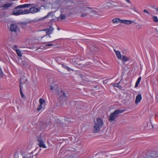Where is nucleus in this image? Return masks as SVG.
Returning <instances> with one entry per match:
<instances>
[{"mask_svg": "<svg viewBox=\"0 0 158 158\" xmlns=\"http://www.w3.org/2000/svg\"><path fill=\"white\" fill-rule=\"evenodd\" d=\"M34 4L26 3L18 6L19 8H29V9L26 10V14L31 13L34 14L40 11V8L37 6H34Z\"/></svg>", "mask_w": 158, "mask_h": 158, "instance_id": "f257e3e1", "label": "nucleus"}, {"mask_svg": "<svg viewBox=\"0 0 158 158\" xmlns=\"http://www.w3.org/2000/svg\"><path fill=\"white\" fill-rule=\"evenodd\" d=\"M126 111L125 109L122 110L117 109L115 110L113 113H111L109 116V120L110 122L114 121L118 116L119 114L123 113Z\"/></svg>", "mask_w": 158, "mask_h": 158, "instance_id": "f03ea898", "label": "nucleus"}, {"mask_svg": "<svg viewBox=\"0 0 158 158\" xmlns=\"http://www.w3.org/2000/svg\"><path fill=\"white\" fill-rule=\"evenodd\" d=\"M50 89L51 90H53L54 92H55L56 94H57L60 97V98H63L66 97V95L64 92L62 90L60 92H59L58 91L59 87L56 85H51V86Z\"/></svg>", "mask_w": 158, "mask_h": 158, "instance_id": "7ed1b4c3", "label": "nucleus"}, {"mask_svg": "<svg viewBox=\"0 0 158 158\" xmlns=\"http://www.w3.org/2000/svg\"><path fill=\"white\" fill-rule=\"evenodd\" d=\"M103 122L101 119L98 118L97 119L96 122L95 123L93 128L94 132L95 133L98 132L102 127L103 125Z\"/></svg>", "mask_w": 158, "mask_h": 158, "instance_id": "20e7f679", "label": "nucleus"}, {"mask_svg": "<svg viewBox=\"0 0 158 158\" xmlns=\"http://www.w3.org/2000/svg\"><path fill=\"white\" fill-rule=\"evenodd\" d=\"M10 31L12 33L18 34L20 32L19 27L15 23H11L10 26Z\"/></svg>", "mask_w": 158, "mask_h": 158, "instance_id": "39448f33", "label": "nucleus"}, {"mask_svg": "<svg viewBox=\"0 0 158 158\" xmlns=\"http://www.w3.org/2000/svg\"><path fill=\"white\" fill-rule=\"evenodd\" d=\"M18 6L15 8V10L11 14L12 15L18 16L21 15L26 14L27 11H26V10H24L22 9L18 10V9H21V8L17 7Z\"/></svg>", "mask_w": 158, "mask_h": 158, "instance_id": "423d86ee", "label": "nucleus"}, {"mask_svg": "<svg viewBox=\"0 0 158 158\" xmlns=\"http://www.w3.org/2000/svg\"><path fill=\"white\" fill-rule=\"evenodd\" d=\"M40 104L37 108L38 111H40L42 108H44L46 105V102L45 99H39Z\"/></svg>", "mask_w": 158, "mask_h": 158, "instance_id": "0eeeda50", "label": "nucleus"}, {"mask_svg": "<svg viewBox=\"0 0 158 158\" xmlns=\"http://www.w3.org/2000/svg\"><path fill=\"white\" fill-rule=\"evenodd\" d=\"M53 30V28L51 26L48 29H45L43 30V31H45L46 32V35H49L52 33Z\"/></svg>", "mask_w": 158, "mask_h": 158, "instance_id": "6e6552de", "label": "nucleus"}, {"mask_svg": "<svg viewBox=\"0 0 158 158\" xmlns=\"http://www.w3.org/2000/svg\"><path fill=\"white\" fill-rule=\"evenodd\" d=\"M13 5V3L11 2L6 4L2 6L1 7L3 8L4 9H8L10 7H11Z\"/></svg>", "mask_w": 158, "mask_h": 158, "instance_id": "1a4fd4ad", "label": "nucleus"}, {"mask_svg": "<svg viewBox=\"0 0 158 158\" xmlns=\"http://www.w3.org/2000/svg\"><path fill=\"white\" fill-rule=\"evenodd\" d=\"M85 11H87L85 13H83L81 15V16L82 17H84L87 16L88 14L89 13V11H90V8L88 7H86L85 8Z\"/></svg>", "mask_w": 158, "mask_h": 158, "instance_id": "9d476101", "label": "nucleus"}, {"mask_svg": "<svg viewBox=\"0 0 158 158\" xmlns=\"http://www.w3.org/2000/svg\"><path fill=\"white\" fill-rule=\"evenodd\" d=\"M106 6L110 9H112L114 7H117L118 5H114L110 2H107L106 3Z\"/></svg>", "mask_w": 158, "mask_h": 158, "instance_id": "9b49d317", "label": "nucleus"}, {"mask_svg": "<svg viewBox=\"0 0 158 158\" xmlns=\"http://www.w3.org/2000/svg\"><path fill=\"white\" fill-rule=\"evenodd\" d=\"M114 52H115L117 58L118 59L121 60V55L120 52L119 51H117L115 49H114Z\"/></svg>", "mask_w": 158, "mask_h": 158, "instance_id": "f8f14e48", "label": "nucleus"}, {"mask_svg": "<svg viewBox=\"0 0 158 158\" xmlns=\"http://www.w3.org/2000/svg\"><path fill=\"white\" fill-rule=\"evenodd\" d=\"M22 64L24 66H27L28 65L29 60L26 58L22 59Z\"/></svg>", "mask_w": 158, "mask_h": 158, "instance_id": "ddd939ff", "label": "nucleus"}, {"mask_svg": "<svg viewBox=\"0 0 158 158\" xmlns=\"http://www.w3.org/2000/svg\"><path fill=\"white\" fill-rule=\"evenodd\" d=\"M133 21L131 20H122V23H125L127 25H129L131 24Z\"/></svg>", "mask_w": 158, "mask_h": 158, "instance_id": "4468645a", "label": "nucleus"}, {"mask_svg": "<svg viewBox=\"0 0 158 158\" xmlns=\"http://www.w3.org/2000/svg\"><path fill=\"white\" fill-rule=\"evenodd\" d=\"M122 20L118 18H115L113 19L112 22L113 23H122Z\"/></svg>", "mask_w": 158, "mask_h": 158, "instance_id": "2eb2a0df", "label": "nucleus"}, {"mask_svg": "<svg viewBox=\"0 0 158 158\" xmlns=\"http://www.w3.org/2000/svg\"><path fill=\"white\" fill-rule=\"evenodd\" d=\"M37 154L31 156V153H28L25 156L24 158H36Z\"/></svg>", "mask_w": 158, "mask_h": 158, "instance_id": "dca6fc26", "label": "nucleus"}, {"mask_svg": "<svg viewBox=\"0 0 158 158\" xmlns=\"http://www.w3.org/2000/svg\"><path fill=\"white\" fill-rule=\"evenodd\" d=\"M38 144L40 148L42 147L43 148H47L45 146L43 141L40 143H39Z\"/></svg>", "mask_w": 158, "mask_h": 158, "instance_id": "f3484780", "label": "nucleus"}, {"mask_svg": "<svg viewBox=\"0 0 158 158\" xmlns=\"http://www.w3.org/2000/svg\"><path fill=\"white\" fill-rule=\"evenodd\" d=\"M141 78V77H139L138 78L135 85V87H136L138 86L140 82Z\"/></svg>", "mask_w": 158, "mask_h": 158, "instance_id": "a211bd4d", "label": "nucleus"}, {"mask_svg": "<svg viewBox=\"0 0 158 158\" xmlns=\"http://www.w3.org/2000/svg\"><path fill=\"white\" fill-rule=\"evenodd\" d=\"M121 59L124 62H126L129 60V58L124 56H123L122 57H121Z\"/></svg>", "mask_w": 158, "mask_h": 158, "instance_id": "6ab92c4d", "label": "nucleus"}, {"mask_svg": "<svg viewBox=\"0 0 158 158\" xmlns=\"http://www.w3.org/2000/svg\"><path fill=\"white\" fill-rule=\"evenodd\" d=\"M29 23L27 22H22L21 24L22 27L23 28H25L26 26L29 24Z\"/></svg>", "mask_w": 158, "mask_h": 158, "instance_id": "aec40b11", "label": "nucleus"}, {"mask_svg": "<svg viewBox=\"0 0 158 158\" xmlns=\"http://www.w3.org/2000/svg\"><path fill=\"white\" fill-rule=\"evenodd\" d=\"M15 51L19 56L20 57L22 56V54L20 51L19 49H16Z\"/></svg>", "mask_w": 158, "mask_h": 158, "instance_id": "412c9836", "label": "nucleus"}, {"mask_svg": "<svg viewBox=\"0 0 158 158\" xmlns=\"http://www.w3.org/2000/svg\"><path fill=\"white\" fill-rule=\"evenodd\" d=\"M37 140L39 143L43 141V138L41 135H40L38 136L37 138Z\"/></svg>", "mask_w": 158, "mask_h": 158, "instance_id": "4be33fe9", "label": "nucleus"}, {"mask_svg": "<svg viewBox=\"0 0 158 158\" xmlns=\"http://www.w3.org/2000/svg\"><path fill=\"white\" fill-rule=\"evenodd\" d=\"M122 80V79H121L116 84H115L113 85V86L114 87H117L118 88H120L122 87L119 85V83L120 82H121V81Z\"/></svg>", "mask_w": 158, "mask_h": 158, "instance_id": "5701e85b", "label": "nucleus"}, {"mask_svg": "<svg viewBox=\"0 0 158 158\" xmlns=\"http://www.w3.org/2000/svg\"><path fill=\"white\" fill-rule=\"evenodd\" d=\"M153 127V126L151 124H150L149 125L148 124H147V126L146 127V129L147 130L149 129H151Z\"/></svg>", "mask_w": 158, "mask_h": 158, "instance_id": "b1692460", "label": "nucleus"}, {"mask_svg": "<svg viewBox=\"0 0 158 158\" xmlns=\"http://www.w3.org/2000/svg\"><path fill=\"white\" fill-rule=\"evenodd\" d=\"M152 18L154 22L156 23L158 22V19L157 16H154L152 17Z\"/></svg>", "mask_w": 158, "mask_h": 158, "instance_id": "393cba45", "label": "nucleus"}, {"mask_svg": "<svg viewBox=\"0 0 158 158\" xmlns=\"http://www.w3.org/2000/svg\"><path fill=\"white\" fill-rule=\"evenodd\" d=\"M4 75V74L2 71V70L1 67H0V77L2 78L3 77Z\"/></svg>", "mask_w": 158, "mask_h": 158, "instance_id": "a878e982", "label": "nucleus"}, {"mask_svg": "<svg viewBox=\"0 0 158 158\" xmlns=\"http://www.w3.org/2000/svg\"><path fill=\"white\" fill-rule=\"evenodd\" d=\"M21 83L20 82V94H21V96H22V98H24V95L22 93V89H21Z\"/></svg>", "mask_w": 158, "mask_h": 158, "instance_id": "bb28decb", "label": "nucleus"}, {"mask_svg": "<svg viewBox=\"0 0 158 158\" xmlns=\"http://www.w3.org/2000/svg\"><path fill=\"white\" fill-rule=\"evenodd\" d=\"M60 17L62 20H64L65 19V16L64 15L61 14Z\"/></svg>", "mask_w": 158, "mask_h": 158, "instance_id": "cd10ccee", "label": "nucleus"}, {"mask_svg": "<svg viewBox=\"0 0 158 158\" xmlns=\"http://www.w3.org/2000/svg\"><path fill=\"white\" fill-rule=\"evenodd\" d=\"M136 99H142L141 94H139L136 97Z\"/></svg>", "mask_w": 158, "mask_h": 158, "instance_id": "c85d7f7f", "label": "nucleus"}, {"mask_svg": "<svg viewBox=\"0 0 158 158\" xmlns=\"http://www.w3.org/2000/svg\"><path fill=\"white\" fill-rule=\"evenodd\" d=\"M125 5L123 3H121L120 4V5H119L118 6H120L121 7H125Z\"/></svg>", "mask_w": 158, "mask_h": 158, "instance_id": "c756f323", "label": "nucleus"}, {"mask_svg": "<svg viewBox=\"0 0 158 158\" xmlns=\"http://www.w3.org/2000/svg\"><path fill=\"white\" fill-rule=\"evenodd\" d=\"M143 12L144 13L147 14L148 15H149L150 13L146 9H144L143 10Z\"/></svg>", "mask_w": 158, "mask_h": 158, "instance_id": "7c9ffc66", "label": "nucleus"}, {"mask_svg": "<svg viewBox=\"0 0 158 158\" xmlns=\"http://www.w3.org/2000/svg\"><path fill=\"white\" fill-rule=\"evenodd\" d=\"M17 48V46L16 45H14L13 46V49L15 51V50Z\"/></svg>", "mask_w": 158, "mask_h": 158, "instance_id": "2f4dec72", "label": "nucleus"}, {"mask_svg": "<svg viewBox=\"0 0 158 158\" xmlns=\"http://www.w3.org/2000/svg\"><path fill=\"white\" fill-rule=\"evenodd\" d=\"M141 99H135V103L136 104H138L139 102H140Z\"/></svg>", "mask_w": 158, "mask_h": 158, "instance_id": "473e14b6", "label": "nucleus"}, {"mask_svg": "<svg viewBox=\"0 0 158 158\" xmlns=\"http://www.w3.org/2000/svg\"><path fill=\"white\" fill-rule=\"evenodd\" d=\"M61 65L65 69H67L68 67V66L64 64H62Z\"/></svg>", "mask_w": 158, "mask_h": 158, "instance_id": "72a5a7b5", "label": "nucleus"}, {"mask_svg": "<svg viewBox=\"0 0 158 158\" xmlns=\"http://www.w3.org/2000/svg\"><path fill=\"white\" fill-rule=\"evenodd\" d=\"M68 71H71L72 69H71V68H70L68 66V67L66 69Z\"/></svg>", "mask_w": 158, "mask_h": 158, "instance_id": "f704fd0d", "label": "nucleus"}, {"mask_svg": "<svg viewBox=\"0 0 158 158\" xmlns=\"http://www.w3.org/2000/svg\"><path fill=\"white\" fill-rule=\"evenodd\" d=\"M49 15H50V14L49 13H48V15H46L45 17H44V18L45 19L49 17Z\"/></svg>", "mask_w": 158, "mask_h": 158, "instance_id": "c9c22d12", "label": "nucleus"}, {"mask_svg": "<svg viewBox=\"0 0 158 158\" xmlns=\"http://www.w3.org/2000/svg\"><path fill=\"white\" fill-rule=\"evenodd\" d=\"M53 45V44H48L46 45V46H52Z\"/></svg>", "mask_w": 158, "mask_h": 158, "instance_id": "e433bc0d", "label": "nucleus"}, {"mask_svg": "<svg viewBox=\"0 0 158 158\" xmlns=\"http://www.w3.org/2000/svg\"><path fill=\"white\" fill-rule=\"evenodd\" d=\"M132 10H133L134 11H135L138 13V12L136 11V9L135 8V7L134 8V9H133ZM138 13L139 14V13Z\"/></svg>", "mask_w": 158, "mask_h": 158, "instance_id": "4c0bfd02", "label": "nucleus"}, {"mask_svg": "<svg viewBox=\"0 0 158 158\" xmlns=\"http://www.w3.org/2000/svg\"><path fill=\"white\" fill-rule=\"evenodd\" d=\"M124 7L128 8L129 7V6H127V5H125V7Z\"/></svg>", "mask_w": 158, "mask_h": 158, "instance_id": "58836bf2", "label": "nucleus"}, {"mask_svg": "<svg viewBox=\"0 0 158 158\" xmlns=\"http://www.w3.org/2000/svg\"><path fill=\"white\" fill-rule=\"evenodd\" d=\"M156 11H157L158 12V7H157L156 9Z\"/></svg>", "mask_w": 158, "mask_h": 158, "instance_id": "ea45409f", "label": "nucleus"}, {"mask_svg": "<svg viewBox=\"0 0 158 158\" xmlns=\"http://www.w3.org/2000/svg\"><path fill=\"white\" fill-rule=\"evenodd\" d=\"M68 121L67 120H66L65 121V123H67L68 122Z\"/></svg>", "mask_w": 158, "mask_h": 158, "instance_id": "a19ab883", "label": "nucleus"}, {"mask_svg": "<svg viewBox=\"0 0 158 158\" xmlns=\"http://www.w3.org/2000/svg\"><path fill=\"white\" fill-rule=\"evenodd\" d=\"M49 35V37L50 38L51 37V36L49 35Z\"/></svg>", "mask_w": 158, "mask_h": 158, "instance_id": "79ce46f5", "label": "nucleus"}, {"mask_svg": "<svg viewBox=\"0 0 158 158\" xmlns=\"http://www.w3.org/2000/svg\"><path fill=\"white\" fill-rule=\"evenodd\" d=\"M40 0L41 1H45V0Z\"/></svg>", "mask_w": 158, "mask_h": 158, "instance_id": "37998d69", "label": "nucleus"}, {"mask_svg": "<svg viewBox=\"0 0 158 158\" xmlns=\"http://www.w3.org/2000/svg\"><path fill=\"white\" fill-rule=\"evenodd\" d=\"M58 30H60L59 28H58Z\"/></svg>", "mask_w": 158, "mask_h": 158, "instance_id": "c03bdc74", "label": "nucleus"}]
</instances>
